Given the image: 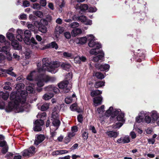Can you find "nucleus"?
Segmentation results:
<instances>
[{"label":"nucleus","mask_w":159,"mask_h":159,"mask_svg":"<svg viewBox=\"0 0 159 159\" xmlns=\"http://www.w3.org/2000/svg\"><path fill=\"white\" fill-rule=\"evenodd\" d=\"M24 87V84L22 83L16 85V89L17 90L16 92H12L11 94L10 98L11 101L6 107V111H12L16 113H19L27 111L26 109L30 107V105L26 102V97L27 95V92L22 89Z\"/></svg>","instance_id":"f257e3e1"},{"label":"nucleus","mask_w":159,"mask_h":159,"mask_svg":"<svg viewBox=\"0 0 159 159\" xmlns=\"http://www.w3.org/2000/svg\"><path fill=\"white\" fill-rule=\"evenodd\" d=\"M42 66L40 67V64L38 63L37 65V69L39 72L47 70L52 74H55L57 71V68L61 65V67L64 70H69L70 67V65L66 62H63L61 64L58 61L51 62L48 58H44L42 60Z\"/></svg>","instance_id":"f03ea898"},{"label":"nucleus","mask_w":159,"mask_h":159,"mask_svg":"<svg viewBox=\"0 0 159 159\" xmlns=\"http://www.w3.org/2000/svg\"><path fill=\"white\" fill-rule=\"evenodd\" d=\"M88 40L89 41L88 43L89 46L91 48H93L91 49L90 51V53L92 55H96L98 53V51L101 48V45L98 42L95 40L94 37L92 34L87 35Z\"/></svg>","instance_id":"7ed1b4c3"},{"label":"nucleus","mask_w":159,"mask_h":159,"mask_svg":"<svg viewBox=\"0 0 159 159\" xmlns=\"http://www.w3.org/2000/svg\"><path fill=\"white\" fill-rule=\"evenodd\" d=\"M150 112L148 111H142L139 112L138 116L136 118V121L139 123L141 122H145L149 124L152 120V118L149 115Z\"/></svg>","instance_id":"20e7f679"},{"label":"nucleus","mask_w":159,"mask_h":159,"mask_svg":"<svg viewBox=\"0 0 159 159\" xmlns=\"http://www.w3.org/2000/svg\"><path fill=\"white\" fill-rule=\"evenodd\" d=\"M6 45H5V46L2 47V48L0 47V62H2V61L5 58L2 53L4 52L6 54H7L8 52L10 49V43L6 42Z\"/></svg>","instance_id":"39448f33"},{"label":"nucleus","mask_w":159,"mask_h":159,"mask_svg":"<svg viewBox=\"0 0 159 159\" xmlns=\"http://www.w3.org/2000/svg\"><path fill=\"white\" fill-rule=\"evenodd\" d=\"M71 84H69V82L67 80L63 81L59 83L58 86L60 89H63L65 93H68L70 91L71 88Z\"/></svg>","instance_id":"423d86ee"},{"label":"nucleus","mask_w":159,"mask_h":159,"mask_svg":"<svg viewBox=\"0 0 159 159\" xmlns=\"http://www.w3.org/2000/svg\"><path fill=\"white\" fill-rule=\"evenodd\" d=\"M59 116L58 114L56 112L54 111L52 113V119L51 120L52 121L53 125L57 127L56 130L57 129L60 124Z\"/></svg>","instance_id":"0eeeda50"},{"label":"nucleus","mask_w":159,"mask_h":159,"mask_svg":"<svg viewBox=\"0 0 159 159\" xmlns=\"http://www.w3.org/2000/svg\"><path fill=\"white\" fill-rule=\"evenodd\" d=\"M73 20H77L81 22L86 25H91L92 23V21L91 20L88 19L87 17L84 16H77L75 17V19L73 17Z\"/></svg>","instance_id":"6e6552de"},{"label":"nucleus","mask_w":159,"mask_h":159,"mask_svg":"<svg viewBox=\"0 0 159 159\" xmlns=\"http://www.w3.org/2000/svg\"><path fill=\"white\" fill-rule=\"evenodd\" d=\"M44 122L42 120H37L34 123V130L35 131H40L42 130L41 126L43 125Z\"/></svg>","instance_id":"1a4fd4ad"},{"label":"nucleus","mask_w":159,"mask_h":159,"mask_svg":"<svg viewBox=\"0 0 159 159\" xmlns=\"http://www.w3.org/2000/svg\"><path fill=\"white\" fill-rule=\"evenodd\" d=\"M97 52L98 53L96 55L98 54H100L94 57L93 58V60L95 62H101L104 61V53L102 51L99 49L98 51Z\"/></svg>","instance_id":"9d476101"},{"label":"nucleus","mask_w":159,"mask_h":159,"mask_svg":"<svg viewBox=\"0 0 159 159\" xmlns=\"http://www.w3.org/2000/svg\"><path fill=\"white\" fill-rule=\"evenodd\" d=\"M44 79L43 78V75H40L36 79L37 86L39 87H41L44 85V82H45Z\"/></svg>","instance_id":"9b49d317"},{"label":"nucleus","mask_w":159,"mask_h":159,"mask_svg":"<svg viewBox=\"0 0 159 159\" xmlns=\"http://www.w3.org/2000/svg\"><path fill=\"white\" fill-rule=\"evenodd\" d=\"M44 136L43 134L37 135L36 136L34 144L38 145L42 143L45 139Z\"/></svg>","instance_id":"f8f14e48"},{"label":"nucleus","mask_w":159,"mask_h":159,"mask_svg":"<svg viewBox=\"0 0 159 159\" xmlns=\"http://www.w3.org/2000/svg\"><path fill=\"white\" fill-rule=\"evenodd\" d=\"M95 67L96 68L99 69L101 71H107L110 68V65L108 64H105L103 65L96 64Z\"/></svg>","instance_id":"ddd939ff"},{"label":"nucleus","mask_w":159,"mask_h":159,"mask_svg":"<svg viewBox=\"0 0 159 159\" xmlns=\"http://www.w3.org/2000/svg\"><path fill=\"white\" fill-rule=\"evenodd\" d=\"M50 48H52L56 49H57L58 48V46L56 43L54 41L51 42L50 43L46 45L42 48H40V49L41 50H44Z\"/></svg>","instance_id":"4468645a"},{"label":"nucleus","mask_w":159,"mask_h":159,"mask_svg":"<svg viewBox=\"0 0 159 159\" xmlns=\"http://www.w3.org/2000/svg\"><path fill=\"white\" fill-rule=\"evenodd\" d=\"M75 8L77 10H80L81 11H84L88 9V6L86 4H81L79 3L76 5Z\"/></svg>","instance_id":"2eb2a0df"},{"label":"nucleus","mask_w":159,"mask_h":159,"mask_svg":"<svg viewBox=\"0 0 159 159\" xmlns=\"http://www.w3.org/2000/svg\"><path fill=\"white\" fill-rule=\"evenodd\" d=\"M87 39H88V38L87 36L85 37L77 38L75 40V42L77 44H83L86 43Z\"/></svg>","instance_id":"dca6fc26"},{"label":"nucleus","mask_w":159,"mask_h":159,"mask_svg":"<svg viewBox=\"0 0 159 159\" xmlns=\"http://www.w3.org/2000/svg\"><path fill=\"white\" fill-rule=\"evenodd\" d=\"M106 134L110 138H115L118 136L119 133L118 132L110 131H107L106 132Z\"/></svg>","instance_id":"f3484780"},{"label":"nucleus","mask_w":159,"mask_h":159,"mask_svg":"<svg viewBox=\"0 0 159 159\" xmlns=\"http://www.w3.org/2000/svg\"><path fill=\"white\" fill-rule=\"evenodd\" d=\"M150 115L153 122H155L157 121L158 116L157 112L156 111L154 110L152 111L151 112H150Z\"/></svg>","instance_id":"a211bd4d"},{"label":"nucleus","mask_w":159,"mask_h":159,"mask_svg":"<svg viewBox=\"0 0 159 159\" xmlns=\"http://www.w3.org/2000/svg\"><path fill=\"white\" fill-rule=\"evenodd\" d=\"M38 108L42 111H45L47 110L49 107V104L47 103H44L43 104L41 103L37 104Z\"/></svg>","instance_id":"6ab92c4d"},{"label":"nucleus","mask_w":159,"mask_h":159,"mask_svg":"<svg viewBox=\"0 0 159 159\" xmlns=\"http://www.w3.org/2000/svg\"><path fill=\"white\" fill-rule=\"evenodd\" d=\"M11 45L15 49L20 50L22 49L21 46L19 44L18 42L16 40L12 41Z\"/></svg>","instance_id":"aec40b11"},{"label":"nucleus","mask_w":159,"mask_h":159,"mask_svg":"<svg viewBox=\"0 0 159 159\" xmlns=\"http://www.w3.org/2000/svg\"><path fill=\"white\" fill-rule=\"evenodd\" d=\"M64 30V28L63 27H61L59 26H57L55 29V33L56 34V36L57 37L59 34H62Z\"/></svg>","instance_id":"412c9836"},{"label":"nucleus","mask_w":159,"mask_h":159,"mask_svg":"<svg viewBox=\"0 0 159 159\" xmlns=\"http://www.w3.org/2000/svg\"><path fill=\"white\" fill-rule=\"evenodd\" d=\"M43 78L44 79L46 82H53L56 80V78L53 77H50L45 75H43Z\"/></svg>","instance_id":"4be33fe9"},{"label":"nucleus","mask_w":159,"mask_h":159,"mask_svg":"<svg viewBox=\"0 0 159 159\" xmlns=\"http://www.w3.org/2000/svg\"><path fill=\"white\" fill-rule=\"evenodd\" d=\"M102 98L101 96L94 98L93 102L95 106H97L98 105L102 103Z\"/></svg>","instance_id":"5701e85b"},{"label":"nucleus","mask_w":159,"mask_h":159,"mask_svg":"<svg viewBox=\"0 0 159 159\" xmlns=\"http://www.w3.org/2000/svg\"><path fill=\"white\" fill-rule=\"evenodd\" d=\"M37 75V72L35 71L31 72L27 77L26 79L28 80L32 81L34 78Z\"/></svg>","instance_id":"b1692460"},{"label":"nucleus","mask_w":159,"mask_h":159,"mask_svg":"<svg viewBox=\"0 0 159 159\" xmlns=\"http://www.w3.org/2000/svg\"><path fill=\"white\" fill-rule=\"evenodd\" d=\"M13 70V68L12 67H11L8 70L2 69V71L12 76L16 77V74L13 72L12 71Z\"/></svg>","instance_id":"393cba45"},{"label":"nucleus","mask_w":159,"mask_h":159,"mask_svg":"<svg viewBox=\"0 0 159 159\" xmlns=\"http://www.w3.org/2000/svg\"><path fill=\"white\" fill-rule=\"evenodd\" d=\"M9 93L7 92L5 93L2 92H0V98H2L4 100H7L8 98Z\"/></svg>","instance_id":"a878e982"},{"label":"nucleus","mask_w":159,"mask_h":159,"mask_svg":"<svg viewBox=\"0 0 159 159\" xmlns=\"http://www.w3.org/2000/svg\"><path fill=\"white\" fill-rule=\"evenodd\" d=\"M82 33L81 30L79 28L74 29L71 31L72 35L73 36H76L78 34H80Z\"/></svg>","instance_id":"bb28decb"},{"label":"nucleus","mask_w":159,"mask_h":159,"mask_svg":"<svg viewBox=\"0 0 159 159\" xmlns=\"http://www.w3.org/2000/svg\"><path fill=\"white\" fill-rule=\"evenodd\" d=\"M35 88L34 84L32 83H30L29 86L26 87V89L30 93H31L33 92Z\"/></svg>","instance_id":"cd10ccee"},{"label":"nucleus","mask_w":159,"mask_h":159,"mask_svg":"<svg viewBox=\"0 0 159 159\" xmlns=\"http://www.w3.org/2000/svg\"><path fill=\"white\" fill-rule=\"evenodd\" d=\"M104 105H102L100 108H99L98 109V111L99 114V115L98 116L99 117L101 118L103 116L104 111Z\"/></svg>","instance_id":"c85d7f7f"},{"label":"nucleus","mask_w":159,"mask_h":159,"mask_svg":"<svg viewBox=\"0 0 159 159\" xmlns=\"http://www.w3.org/2000/svg\"><path fill=\"white\" fill-rule=\"evenodd\" d=\"M124 113H120L119 115L117 116L116 117L117 120L120 122L124 123L125 120L124 119Z\"/></svg>","instance_id":"c756f323"},{"label":"nucleus","mask_w":159,"mask_h":159,"mask_svg":"<svg viewBox=\"0 0 159 159\" xmlns=\"http://www.w3.org/2000/svg\"><path fill=\"white\" fill-rule=\"evenodd\" d=\"M39 30L41 32L44 33H46L47 31V27L45 25L42 24L39 25Z\"/></svg>","instance_id":"7c9ffc66"},{"label":"nucleus","mask_w":159,"mask_h":159,"mask_svg":"<svg viewBox=\"0 0 159 159\" xmlns=\"http://www.w3.org/2000/svg\"><path fill=\"white\" fill-rule=\"evenodd\" d=\"M53 96L52 93H49L45 94L43 96V98L46 100L51 99Z\"/></svg>","instance_id":"2f4dec72"},{"label":"nucleus","mask_w":159,"mask_h":159,"mask_svg":"<svg viewBox=\"0 0 159 159\" xmlns=\"http://www.w3.org/2000/svg\"><path fill=\"white\" fill-rule=\"evenodd\" d=\"M123 124V123L117 120L113 125V128L114 129L117 128L119 129L122 125Z\"/></svg>","instance_id":"473e14b6"},{"label":"nucleus","mask_w":159,"mask_h":159,"mask_svg":"<svg viewBox=\"0 0 159 159\" xmlns=\"http://www.w3.org/2000/svg\"><path fill=\"white\" fill-rule=\"evenodd\" d=\"M102 93V91L98 90L92 91L90 95L92 97H93L98 95H99L101 94Z\"/></svg>","instance_id":"72a5a7b5"},{"label":"nucleus","mask_w":159,"mask_h":159,"mask_svg":"<svg viewBox=\"0 0 159 159\" xmlns=\"http://www.w3.org/2000/svg\"><path fill=\"white\" fill-rule=\"evenodd\" d=\"M105 82L100 81L96 82L94 84V86L96 88L101 87L104 85Z\"/></svg>","instance_id":"f704fd0d"},{"label":"nucleus","mask_w":159,"mask_h":159,"mask_svg":"<svg viewBox=\"0 0 159 159\" xmlns=\"http://www.w3.org/2000/svg\"><path fill=\"white\" fill-rule=\"evenodd\" d=\"M120 109H115V110H113V112L112 114V117L116 116H118L119 115L120 113H122Z\"/></svg>","instance_id":"c9c22d12"},{"label":"nucleus","mask_w":159,"mask_h":159,"mask_svg":"<svg viewBox=\"0 0 159 159\" xmlns=\"http://www.w3.org/2000/svg\"><path fill=\"white\" fill-rule=\"evenodd\" d=\"M64 18L66 19H70L71 18H72L73 19V17H74L75 19L76 16L75 15L73 16L72 12H69L68 13L64 15Z\"/></svg>","instance_id":"e433bc0d"},{"label":"nucleus","mask_w":159,"mask_h":159,"mask_svg":"<svg viewBox=\"0 0 159 159\" xmlns=\"http://www.w3.org/2000/svg\"><path fill=\"white\" fill-rule=\"evenodd\" d=\"M113 110V107H110L109 109L107 110L105 113V115L107 116H109L111 115H112Z\"/></svg>","instance_id":"4c0bfd02"},{"label":"nucleus","mask_w":159,"mask_h":159,"mask_svg":"<svg viewBox=\"0 0 159 159\" xmlns=\"http://www.w3.org/2000/svg\"><path fill=\"white\" fill-rule=\"evenodd\" d=\"M7 38L10 40L13 41L15 38L14 35L12 33L8 32L7 34Z\"/></svg>","instance_id":"58836bf2"},{"label":"nucleus","mask_w":159,"mask_h":159,"mask_svg":"<svg viewBox=\"0 0 159 159\" xmlns=\"http://www.w3.org/2000/svg\"><path fill=\"white\" fill-rule=\"evenodd\" d=\"M63 57L66 58H72L73 57L71 53L68 52H65L63 54Z\"/></svg>","instance_id":"ea45409f"},{"label":"nucleus","mask_w":159,"mask_h":159,"mask_svg":"<svg viewBox=\"0 0 159 159\" xmlns=\"http://www.w3.org/2000/svg\"><path fill=\"white\" fill-rule=\"evenodd\" d=\"M33 13L34 15L39 18H42L43 16V13L39 11H34Z\"/></svg>","instance_id":"a19ab883"},{"label":"nucleus","mask_w":159,"mask_h":159,"mask_svg":"<svg viewBox=\"0 0 159 159\" xmlns=\"http://www.w3.org/2000/svg\"><path fill=\"white\" fill-rule=\"evenodd\" d=\"M22 153L23 156L24 157H29L31 156L29 149L24 150L22 152Z\"/></svg>","instance_id":"79ce46f5"},{"label":"nucleus","mask_w":159,"mask_h":159,"mask_svg":"<svg viewBox=\"0 0 159 159\" xmlns=\"http://www.w3.org/2000/svg\"><path fill=\"white\" fill-rule=\"evenodd\" d=\"M95 75L99 79H102L105 77V76L100 72H97L95 73Z\"/></svg>","instance_id":"37998d69"},{"label":"nucleus","mask_w":159,"mask_h":159,"mask_svg":"<svg viewBox=\"0 0 159 159\" xmlns=\"http://www.w3.org/2000/svg\"><path fill=\"white\" fill-rule=\"evenodd\" d=\"M32 8L34 9L40 10L41 8L40 4L38 3H35L33 4Z\"/></svg>","instance_id":"c03bdc74"},{"label":"nucleus","mask_w":159,"mask_h":159,"mask_svg":"<svg viewBox=\"0 0 159 159\" xmlns=\"http://www.w3.org/2000/svg\"><path fill=\"white\" fill-rule=\"evenodd\" d=\"M122 138V140H123L124 143H128L130 141L129 138L128 136H125Z\"/></svg>","instance_id":"a18cd8bd"},{"label":"nucleus","mask_w":159,"mask_h":159,"mask_svg":"<svg viewBox=\"0 0 159 159\" xmlns=\"http://www.w3.org/2000/svg\"><path fill=\"white\" fill-rule=\"evenodd\" d=\"M6 42H8L6 41L5 37L2 34H0V43H4L5 45H6Z\"/></svg>","instance_id":"49530a36"},{"label":"nucleus","mask_w":159,"mask_h":159,"mask_svg":"<svg viewBox=\"0 0 159 159\" xmlns=\"http://www.w3.org/2000/svg\"><path fill=\"white\" fill-rule=\"evenodd\" d=\"M69 26L72 28H75L79 27V24L77 22H74L70 24Z\"/></svg>","instance_id":"de8ad7c7"},{"label":"nucleus","mask_w":159,"mask_h":159,"mask_svg":"<svg viewBox=\"0 0 159 159\" xmlns=\"http://www.w3.org/2000/svg\"><path fill=\"white\" fill-rule=\"evenodd\" d=\"M24 35L25 38H29L31 35V32L30 30H26L24 31Z\"/></svg>","instance_id":"09e8293b"},{"label":"nucleus","mask_w":159,"mask_h":159,"mask_svg":"<svg viewBox=\"0 0 159 159\" xmlns=\"http://www.w3.org/2000/svg\"><path fill=\"white\" fill-rule=\"evenodd\" d=\"M28 149L31 155H32L33 154L35 153V148L34 147H31L29 148Z\"/></svg>","instance_id":"8fccbe9b"},{"label":"nucleus","mask_w":159,"mask_h":159,"mask_svg":"<svg viewBox=\"0 0 159 159\" xmlns=\"http://www.w3.org/2000/svg\"><path fill=\"white\" fill-rule=\"evenodd\" d=\"M27 26L30 30L31 31H34V26L32 24L27 23Z\"/></svg>","instance_id":"3c124183"},{"label":"nucleus","mask_w":159,"mask_h":159,"mask_svg":"<svg viewBox=\"0 0 159 159\" xmlns=\"http://www.w3.org/2000/svg\"><path fill=\"white\" fill-rule=\"evenodd\" d=\"M70 108L72 111L76 110L77 109L76 104L74 103L71 105L70 106Z\"/></svg>","instance_id":"603ef678"},{"label":"nucleus","mask_w":159,"mask_h":159,"mask_svg":"<svg viewBox=\"0 0 159 159\" xmlns=\"http://www.w3.org/2000/svg\"><path fill=\"white\" fill-rule=\"evenodd\" d=\"M53 87L52 85H49L48 86L45 87V90L48 91H53Z\"/></svg>","instance_id":"864d4df0"},{"label":"nucleus","mask_w":159,"mask_h":159,"mask_svg":"<svg viewBox=\"0 0 159 159\" xmlns=\"http://www.w3.org/2000/svg\"><path fill=\"white\" fill-rule=\"evenodd\" d=\"M89 12H95L96 11L97 9L94 7H90L88 9Z\"/></svg>","instance_id":"5fc2aeb1"},{"label":"nucleus","mask_w":159,"mask_h":159,"mask_svg":"<svg viewBox=\"0 0 159 159\" xmlns=\"http://www.w3.org/2000/svg\"><path fill=\"white\" fill-rule=\"evenodd\" d=\"M72 100L70 97H66L65 99V102L67 104H69L72 102Z\"/></svg>","instance_id":"6e6d98bb"},{"label":"nucleus","mask_w":159,"mask_h":159,"mask_svg":"<svg viewBox=\"0 0 159 159\" xmlns=\"http://www.w3.org/2000/svg\"><path fill=\"white\" fill-rule=\"evenodd\" d=\"M29 2L27 0L24 1L23 2V6L24 7H28L30 6Z\"/></svg>","instance_id":"4d7b16f0"},{"label":"nucleus","mask_w":159,"mask_h":159,"mask_svg":"<svg viewBox=\"0 0 159 159\" xmlns=\"http://www.w3.org/2000/svg\"><path fill=\"white\" fill-rule=\"evenodd\" d=\"M13 154L11 152H8L5 156V157L8 159H10L13 157Z\"/></svg>","instance_id":"13d9d810"},{"label":"nucleus","mask_w":159,"mask_h":159,"mask_svg":"<svg viewBox=\"0 0 159 159\" xmlns=\"http://www.w3.org/2000/svg\"><path fill=\"white\" fill-rule=\"evenodd\" d=\"M40 3L41 6L45 7L47 4V2L46 0H41L40 2Z\"/></svg>","instance_id":"bf43d9fd"},{"label":"nucleus","mask_w":159,"mask_h":159,"mask_svg":"<svg viewBox=\"0 0 159 159\" xmlns=\"http://www.w3.org/2000/svg\"><path fill=\"white\" fill-rule=\"evenodd\" d=\"M88 134L86 131H84L82 134V137L84 139H87L88 137Z\"/></svg>","instance_id":"052dcab7"},{"label":"nucleus","mask_w":159,"mask_h":159,"mask_svg":"<svg viewBox=\"0 0 159 159\" xmlns=\"http://www.w3.org/2000/svg\"><path fill=\"white\" fill-rule=\"evenodd\" d=\"M30 44L31 45V47L33 49H38L39 48V46L37 45V44L31 43Z\"/></svg>","instance_id":"680f3d73"},{"label":"nucleus","mask_w":159,"mask_h":159,"mask_svg":"<svg viewBox=\"0 0 159 159\" xmlns=\"http://www.w3.org/2000/svg\"><path fill=\"white\" fill-rule=\"evenodd\" d=\"M19 18L20 19L25 20L27 19V16L26 15L23 13L20 16Z\"/></svg>","instance_id":"e2e57ef3"},{"label":"nucleus","mask_w":159,"mask_h":159,"mask_svg":"<svg viewBox=\"0 0 159 159\" xmlns=\"http://www.w3.org/2000/svg\"><path fill=\"white\" fill-rule=\"evenodd\" d=\"M89 129L90 130H91L92 132L94 133H96V131L95 128L93 126L90 125L89 127Z\"/></svg>","instance_id":"0e129e2a"},{"label":"nucleus","mask_w":159,"mask_h":159,"mask_svg":"<svg viewBox=\"0 0 159 159\" xmlns=\"http://www.w3.org/2000/svg\"><path fill=\"white\" fill-rule=\"evenodd\" d=\"M78 121L80 123H82L83 120V117L81 114L78 115L77 117Z\"/></svg>","instance_id":"69168bd1"},{"label":"nucleus","mask_w":159,"mask_h":159,"mask_svg":"<svg viewBox=\"0 0 159 159\" xmlns=\"http://www.w3.org/2000/svg\"><path fill=\"white\" fill-rule=\"evenodd\" d=\"M74 61L76 63H80V57L79 56L76 57L74 58Z\"/></svg>","instance_id":"338daca9"},{"label":"nucleus","mask_w":159,"mask_h":159,"mask_svg":"<svg viewBox=\"0 0 159 159\" xmlns=\"http://www.w3.org/2000/svg\"><path fill=\"white\" fill-rule=\"evenodd\" d=\"M64 36L66 38L69 39L70 38L71 34L69 32H66L64 33Z\"/></svg>","instance_id":"774afa93"}]
</instances>
